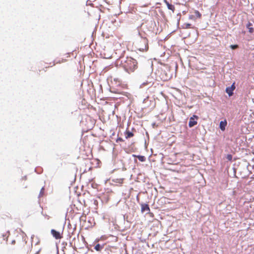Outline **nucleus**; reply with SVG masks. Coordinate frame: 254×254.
I'll use <instances>...</instances> for the list:
<instances>
[{"mask_svg": "<svg viewBox=\"0 0 254 254\" xmlns=\"http://www.w3.org/2000/svg\"><path fill=\"white\" fill-rule=\"evenodd\" d=\"M137 64V61L131 57H127L121 61L122 67L128 73L134 72L138 67Z\"/></svg>", "mask_w": 254, "mask_h": 254, "instance_id": "nucleus-1", "label": "nucleus"}, {"mask_svg": "<svg viewBox=\"0 0 254 254\" xmlns=\"http://www.w3.org/2000/svg\"><path fill=\"white\" fill-rule=\"evenodd\" d=\"M16 247L17 249L23 254H28L32 249V245L28 244L23 239L17 240Z\"/></svg>", "mask_w": 254, "mask_h": 254, "instance_id": "nucleus-2", "label": "nucleus"}, {"mask_svg": "<svg viewBox=\"0 0 254 254\" xmlns=\"http://www.w3.org/2000/svg\"><path fill=\"white\" fill-rule=\"evenodd\" d=\"M136 49L141 52L146 51L148 49V40L145 37H140L135 43Z\"/></svg>", "mask_w": 254, "mask_h": 254, "instance_id": "nucleus-3", "label": "nucleus"}, {"mask_svg": "<svg viewBox=\"0 0 254 254\" xmlns=\"http://www.w3.org/2000/svg\"><path fill=\"white\" fill-rule=\"evenodd\" d=\"M198 119V117L196 115H193L190 119L189 126L190 127H192L195 126L197 124V120Z\"/></svg>", "mask_w": 254, "mask_h": 254, "instance_id": "nucleus-4", "label": "nucleus"}, {"mask_svg": "<svg viewBox=\"0 0 254 254\" xmlns=\"http://www.w3.org/2000/svg\"><path fill=\"white\" fill-rule=\"evenodd\" d=\"M51 232L56 239H61L63 238L62 233L61 234L60 232L57 231L55 229H52Z\"/></svg>", "mask_w": 254, "mask_h": 254, "instance_id": "nucleus-5", "label": "nucleus"}, {"mask_svg": "<svg viewBox=\"0 0 254 254\" xmlns=\"http://www.w3.org/2000/svg\"><path fill=\"white\" fill-rule=\"evenodd\" d=\"M141 211L142 212L147 211H150V208L149 205L147 204L143 203L141 204Z\"/></svg>", "mask_w": 254, "mask_h": 254, "instance_id": "nucleus-6", "label": "nucleus"}, {"mask_svg": "<svg viewBox=\"0 0 254 254\" xmlns=\"http://www.w3.org/2000/svg\"><path fill=\"white\" fill-rule=\"evenodd\" d=\"M124 133L126 139H128L134 136V133L129 131L128 129L126 130Z\"/></svg>", "mask_w": 254, "mask_h": 254, "instance_id": "nucleus-7", "label": "nucleus"}, {"mask_svg": "<svg viewBox=\"0 0 254 254\" xmlns=\"http://www.w3.org/2000/svg\"><path fill=\"white\" fill-rule=\"evenodd\" d=\"M165 3L166 4L167 7L169 9L171 10L173 13L175 10V7L174 5H172L169 3L167 0H164Z\"/></svg>", "mask_w": 254, "mask_h": 254, "instance_id": "nucleus-8", "label": "nucleus"}, {"mask_svg": "<svg viewBox=\"0 0 254 254\" xmlns=\"http://www.w3.org/2000/svg\"><path fill=\"white\" fill-rule=\"evenodd\" d=\"M227 126V122L226 121H221L220 123V128L222 130L224 131L225 129V127Z\"/></svg>", "mask_w": 254, "mask_h": 254, "instance_id": "nucleus-9", "label": "nucleus"}, {"mask_svg": "<svg viewBox=\"0 0 254 254\" xmlns=\"http://www.w3.org/2000/svg\"><path fill=\"white\" fill-rule=\"evenodd\" d=\"M231 88L229 87H227L226 89V93L229 95V96H231L233 94V89H231Z\"/></svg>", "mask_w": 254, "mask_h": 254, "instance_id": "nucleus-10", "label": "nucleus"}, {"mask_svg": "<svg viewBox=\"0 0 254 254\" xmlns=\"http://www.w3.org/2000/svg\"><path fill=\"white\" fill-rule=\"evenodd\" d=\"M252 24L250 22H249L247 25V28L249 29V31L250 33H252L253 32L254 30L253 28L252 27Z\"/></svg>", "mask_w": 254, "mask_h": 254, "instance_id": "nucleus-11", "label": "nucleus"}, {"mask_svg": "<svg viewBox=\"0 0 254 254\" xmlns=\"http://www.w3.org/2000/svg\"><path fill=\"white\" fill-rule=\"evenodd\" d=\"M194 13L195 14L194 16L195 18H200L201 17V14L198 10H194Z\"/></svg>", "mask_w": 254, "mask_h": 254, "instance_id": "nucleus-12", "label": "nucleus"}, {"mask_svg": "<svg viewBox=\"0 0 254 254\" xmlns=\"http://www.w3.org/2000/svg\"><path fill=\"white\" fill-rule=\"evenodd\" d=\"M133 156L134 157H137L138 159H139V160L141 162H144L146 160V158L144 156H141V155L136 156L135 155H133Z\"/></svg>", "mask_w": 254, "mask_h": 254, "instance_id": "nucleus-13", "label": "nucleus"}, {"mask_svg": "<svg viewBox=\"0 0 254 254\" xmlns=\"http://www.w3.org/2000/svg\"><path fill=\"white\" fill-rule=\"evenodd\" d=\"M191 24L190 23H185L183 24V28H186V29H189V28H192V27H191Z\"/></svg>", "mask_w": 254, "mask_h": 254, "instance_id": "nucleus-14", "label": "nucleus"}, {"mask_svg": "<svg viewBox=\"0 0 254 254\" xmlns=\"http://www.w3.org/2000/svg\"><path fill=\"white\" fill-rule=\"evenodd\" d=\"M102 247L100 246V244H97L95 246V248L94 249L97 251H100L102 249Z\"/></svg>", "mask_w": 254, "mask_h": 254, "instance_id": "nucleus-15", "label": "nucleus"}, {"mask_svg": "<svg viewBox=\"0 0 254 254\" xmlns=\"http://www.w3.org/2000/svg\"><path fill=\"white\" fill-rule=\"evenodd\" d=\"M44 191H45V189L43 187L41 189V190H40V194H39V196L40 197H42L43 196L44 194Z\"/></svg>", "mask_w": 254, "mask_h": 254, "instance_id": "nucleus-16", "label": "nucleus"}, {"mask_svg": "<svg viewBox=\"0 0 254 254\" xmlns=\"http://www.w3.org/2000/svg\"><path fill=\"white\" fill-rule=\"evenodd\" d=\"M226 158L229 161H231L232 159V155L231 154H228L226 156Z\"/></svg>", "mask_w": 254, "mask_h": 254, "instance_id": "nucleus-17", "label": "nucleus"}, {"mask_svg": "<svg viewBox=\"0 0 254 254\" xmlns=\"http://www.w3.org/2000/svg\"><path fill=\"white\" fill-rule=\"evenodd\" d=\"M238 47V46L237 45H232L230 46V48L232 49H236Z\"/></svg>", "mask_w": 254, "mask_h": 254, "instance_id": "nucleus-18", "label": "nucleus"}, {"mask_svg": "<svg viewBox=\"0 0 254 254\" xmlns=\"http://www.w3.org/2000/svg\"><path fill=\"white\" fill-rule=\"evenodd\" d=\"M117 142H118L119 141H121V142H124V140L121 138V137H118L117 139V140H116Z\"/></svg>", "mask_w": 254, "mask_h": 254, "instance_id": "nucleus-19", "label": "nucleus"}, {"mask_svg": "<svg viewBox=\"0 0 254 254\" xmlns=\"http://www.w3.org/2000/svg\"><path fill=\"white\" fill-rule=\"evenodd\" d=\"M189 19H192V20H195V17H194V15H191L189 16Z\"/></svg>", "mask_w": 254, "mask_h": 254, "instance_id": "nucleus-20", "label": "nucleus"}, {"mask_svg": "<svg viewBox=\"0 0 254 254\" xmlns=\"http://www.w3.org/2000/svg\"><path fill=\"white\" fill-rule=\"evenodd\" d=\"M229 87L231 88H232L231 89H233V91L234 90V89L235 88V87L234 84H233L231 87Z\"/></svg>", "mask_w": 254, "mask_h": 254, "instance_id": "nucleus-21", "label": "nucleus"}, {"mask_svg": "<svg viewBox=\"0 0 254 254\" xmlns=\"http://www.w3.org/2000/svg\"><path fill=\"white\" fill-rule=\"evenodd\" d=\"M15 243H16V241H15V240H13V241H12V244H15Z\"/></svg>", "mask_w": 254, "mask_h": 254, "instance_id": "nucleus-22", "label": "nucleus"}]
</instances>
